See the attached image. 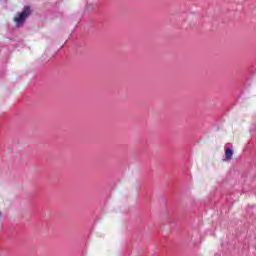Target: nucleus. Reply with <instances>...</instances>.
Here are the masks:
<instances>
[{
	"label": "nucleus",
	"mask_w": 256,
	"mask_h": 256,
	"mask_svg": "<svg viewBox=\"0 0 256 256\" xmlns=\"http://www.w3.org/2000/svg\"><path fill=\"white\" fill-rule=\"evenodd\" d=\"M29 15H31V6H25L22 12L16 14L13 21L16 23L17 27H19V25H23V23L27 21Z\"/></svg>",
	"instance_id": "1"
},
{
	"label": "nucleus",
	"mask_w": 256,
	"mask_h": 256,
	"mask_svg": "<svg viewBox=\"0 0 256 256\" xmlns=\"http://www.w3.org/2000/svg\"><path fill=\"white\" fill-rule=\"evenodd\" d=\"M233 146L226 147L225 148V158L223 161H231L233 159Z\"/></svg>",
	"instance_id": "2"
},
{
	"label": "nucleus",
	"mask_w": 256,
	"mask_h": 256,
	"mask_svg": "<svg viewBox=\"0 0 256 256\" xmlns=\"http://www.w3.org/2000/svg\"><path fill=\"white\" fill-rule=\"evenodd\" d=\"M247 215H249L250 219H256V207H248L247 208Z\"/></svg>",
	"instance_id": "3"
},
{
	"label": "nucleus",
	"mask_w": 256,
	"mask_h": 256,
	"mask_svg": "<svg viewBox=\"0 0 256 256\" xmlns=\"http://www.w3.org/2000/svg\"><path fill=\"white\" fill-rule=\"evenodd\" d=\"M0 217H1V212H0Z\"/></svg>",
	"instance_id": "4"
}]
</instances>
